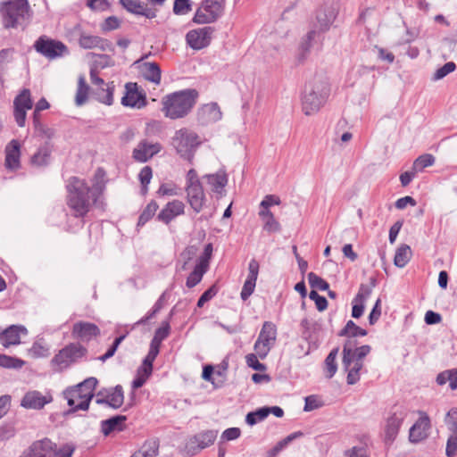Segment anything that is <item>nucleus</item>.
I'll use <instances>...</instances> for the list:
<instances>
[{
    "label": "nucleus",
    "mask_w": 457,
    "mask_h": 457,
    "mask_svg": "<svg viewBox=\"0 0 457 457\" xmlns=\"http://www.w3.org/2000/svg\"><path fill=\"white\" fill-rule=\"evenodd\" d=\"M106 173L104 169L98 168L93 179L92 186L78 177H71L66 184V203L76 218L85 217L104 194L106 186Z\"/></svg>",
    "instance_id": "f257e3e1"
},
{
    "label": "nucleus",
    "mask_w": 457,
    "mask_h": 457,
    "mask_svg": "<svg viewBox=\"0 0 457 457\" xmlns=\"http://www.w3.org/2000/svg\"><path fill=\"white\" fill-rule=\"evenodd\" d=\"M33 13L28 0H6L0 4V14L5 29H25Z\"/></svg>",
    "instance_id": "f03ea898"
},
{
    "label": "nucleus",
    "mask_w": 457,
    "mask_h": 457,
    "mask_svg": "<svg viewBox=\"0 0 457 457\" xmlns=\"http://www.w3.org/2000/svg\"><path fill=\"white\" fill-rule=\"evenodd\" d=\"M329 94L328 82L325 78L314 77L304 87L302 97L303 112L305 115L316 113L325 104Z\"/></svg>",
    "instance_id": "7ed1b4c3"
},
{
    "label": "nucleus",
    "mask_w": 457,
    "mask_h": 457,
    "mask_svg": "<svg viewBox=\"0 0 457 457\" xmlns=\"http://www.w3.org/2000/svg\"><path fill=\"white\" fill-rule=\"evenodd\" d=\"M197 95L195 89H187L165 96L162 100L165 116L173 120L186 116L195 105Z\"/></svg>",
    "instance_id": "20e7f679"
},
{
    "label": "nucleus",
    "mask_w": 457,
    "mask_h": 457,
    "mask_svg": "<svg viewBox=\"0 0 457 457\" xmlns=\"http://www.w3.org/2000/svg\"><path fill=\"white\" fill-rule=\"evenodd\" d=\"M98 384V380L90 377L86 378L73 388L64 392L69 406L73 411L78 410L86 411L89 407L91 399L94 396V390Z\"/></svg>",
    "instance_id": "39448f33"
},
{
    "label": "nucleus",
    "mask_w": 457,
    "mask_h": 457,
    "mask_svg": "<svg viewBox=\"0 0 457 457\" xmlns=\"http://www.w3.org/2000/svg\"><path fill=\"white\" fill-rule=\"evenodd\" d=\"M200 144L198 135L187 128L177 130L172 137V145L177 154L189 162H192L195 151Z\"/></svg>",
    "instance_id": "423d86ee"
},
{
    "label": "nucleus",
    "mask_w": 457,
    "mask_h": 457,
    "mask_svg": "<svg viewBox=\"0 0 457 457\" xmlns=\"http://www.w3.org/2000/svg\"><path fill=\"white\" fill-rule=\"evenodd\" d=\"M225 0H203L193 17L196 24L215 22L224 12Z\"/></svg>",
    "instance_id": "0eeeda50"
},
{
    "label": "nucleus",
    "mask_w": 457,
    "mask_h": 457,
    "mask_svg": "<svg viewBox=\"0 0 457 457\" xmlns=\"http://www.w3.org/2000/svg\"><path fill=\"white\" fill-rule=\"evenodd\" d=\"M87 349L78 343H71L61 349L51 362L55 370L62 371L82 358Z\"/></svg>",
    "instance_id": "6e6552de"
},
{
    "label": "nucleus",
    "mask_w": 457,
    "mask_h": 457,
    "mask_svg": "<svg viewBox=\"0 0 457 457\" xmlns=\"http://www.w3.org/2000/svg\"><path fill=\"white\" fill-rule=\"evenodd\" d=\"M34 457H71L74 449L69 445L59 449L48 438L35 441L29 448Z\"/></svg>",
    "instance_id": "1a4fd4ad"
},
{
    "label": "nucleus",
    "mask_w": 457,
    "mask_h": 457,
    "mask_svg": "<svg viewBox=\"0 0 457 457\" xmlns=\"http://www.w3.org/2000/svg\"><path fill=\"white\" fill-rule=\"evenodd\" d=\"M277 339V327L271 321H264L253 349L259 358L264 359L274 346Z\"/></svg>",
    "instance_id": "9d476101"
},
{
    "label": "nucleus",
    "mask_w": 457,
    "mask_h": 457,
    "mask_svg": "<svg viewBox=\"0 0 457 457\" xmlns=\"http://www.w3.org/2000/svg\"><path fill=\"white\" fill-rule=\"evenodd\" d=\"M36 51L43 56L53 60L63 56L69 53L68 47L61 41L51 39L46 36H41L35 42Z\"/></svg>",
    "instance_id": "9b49d317"
},
{
    "label": "nucleus",
    "mask_w": 457,
    "mask_h": 457,
    "mask_svg": "<svg viewBox=\"0 0 457 457\" xmlns=\"http://www.w3.org/2000/svg\"><path fill=\"white\" fill-rule=\"evenodd\" d=\"M90 80L94 86V95L96 98L104 104H112L114 91L113 82L105 83L104 80L98 76L96 69L90 70Z\"/></svg>",
    "instance_id": "f8f14e48"
},
{
    "label": "nucleus",
    "mask_w": 457,
    "mask_h": 457,
    "mask_svg": "<svg viewBox=\"0 0 457 457\" xmlns=\"http://www.w3.org/2000/svg\"><path fill=\"white\" fill-rule=\"evenodd\" d=\"M13 115L19 127H24L26 122V112L33 107L30 91L23 89L13 101Z\"/></svg>",
    "instance_id": "ddd939ff"
},
{
    "label": "nucleus",
    "mask_w": 457,
    "mask_h": 457,
    "mask_svg": "<svg viewBox=\"0 0 457 457\" xmlns=\"http://www.w3.org/2000/svg\"><path fill=\"white\" fill-rule=\"evenodd\" d=\"M162 149V146L159 142L144 138L140 140L137 145L133 149L132 157L138 162H146L159 154Z\"/></svg>",
    "instance_id": "4468645a"
},
{
    "label": "nucleus",
    "mask_w": 457,
    "mask_h": 457,
    "mask_svg": "<svg viewBox=\"0 0 457 457\" xmlns=\"http://www.w3.org/2000/svg\"><path fill=\"white\" fill-rule=\"evenodd\" d=\"M214 29L212 27H204L189 30L186 35L187 44L194 50L207 47L212 40Z\"/></svg>",
    "instance_id": "2eb2a0df"
},
{
    "label": "nucleus",
    "mask_w": 457,
    "mask_h": 457,
    "mask_svg": "<svg viewBox=\"0 0 457 457\" xmlns=\"http://www.w3.org/2000/svg\"><path fill=\"white\" fill-rule=\"evenodd\" d=\"M407 416V411L403 407H395L386 419L385 426V440L393 442L400 429V427Z\"/></svg>",
    "instance_id": "dca6fc26"
},
{
    "label": "nucleus",
    "mask_w": 457,
    "mask_h": 457,
    "mask_svg": "<svg viewBox=\"0 0 457 457\" xmlns=\"http://www.w3.org/2000/svg\"><path fill=\"white\" fill-rule=\"evenodd\" d=\"M217 435L218 431L216 430L200 432L188 440L187 448L192 453V454H195L212 445L217 438Z\"/></svg>",
    "instance_id": "f3484780"
},
{
    "label": "nucleus",
    "mask_w": 457,
    "mask_h": 457,
    "mask_svg": "<svg viewBox=\"0 0 457 457\" xmlns=\"http://www.w3.org/2000/svg\"><path fill=\"white\" fill-rule=\"evenodd\" d=\"M120 4L129 12L144 16L147 19H154L157 16V9L149 6L148 4L140 0H120Z\"/></svg>",
    "instance_id": "a211bd4d"
},
{
    "label": "nucleus",
    "mask_w": 457,
    "mask_h": 457,
    "mask_svg": "<svg viewBox=\"0 0 457 457\" xmlns=\"http://www.w3.org/2000/svg\"><path fill=\"white\" fill-rule=\"evenodd\" d=\"M52 401L53 397L50 394L43 395L39 391L33 390L24 395L21 401V405L26 409L40 410Z\"/></svg>",
    "instance_id": "6ab92c4d"
},
{
    "label": "nucleus",
    "mask_w": 457,
    "mask_h": 457,
    "mask_svg": "<svg viewBox=\"0 0 457 457\" xmlns=\"http://www.w3.org/2000/svg\"><path fill=\"white\" fill-rule=\"evenodd\" d=\"M21 334H28V330L24 326L11 325L3 331H0V344L4 347L19 345Z\"/></svg>",
    "instance_id": "aec40b11"
},
{
    "label": "nucleus",
    "mask_w": 457,
    "mask_h": 457,
    "mask_svg": "<svg viewBox=\"0 0 457 457\" xmlns=\"http://www.w3.org/2000/svg\"><path fill=\"white\" fill-rule=\"evenodd\" d=\"M260 265L255 259H252L248 264V275L244 283L240 296L243 301L247 300L253 293L259 274Z\"/></svg>",
    "instance_id": "412c9836"
},
{
    "label": "nucleus",
    "mask_w": 457,
    "mask_h": 457,
    "mask_svg": "<svg viewBox=\"0 0 457 457\" xmlns=\"http://www.w3.org/2000/svg\"><path fill=\"white\" fill-rule=\"evenodd\" d=\"M222 117L217 103L203 105L197 112V120L202 125H208L220 120Z\"/></svg>",
    "instance_id": "4be33fe9"
},
{
    "label": "nucleus",
    "mask_w": 457,
    "mask_h": 457,
    "mask_svg": "<svg viewBox=\"0 0 457 457\" xmlns=\"http://www.w3.org/2000/svg\"><path fill=\"white\" fill-rule=\"evenodd\" d=\"M185 204L182 201L173 200L169 202L158 213L157 220L169 224L176 217L184 214Z\"/></svg>",
    "instance_id": "5701e85b"
},
{
    "label": "nucleus",
    "mask_w": 457,
    "mask_h": 457,
    "mask_svg": "<svg viewBox=\"0 0 457 457\" xmlns=\"http://www.w3.org/2000/svg\"><path fill=\"white\" fill-rule=\"evenodd\" d=\"M100 335L99 328L90 322L79 321L73 325L72 336L82 341H90Z\"/></svg>",
    "instance_id": "b1692460"
},
{
    "label": "nucleus",
    "mask_w": 457,
    "mask_h": 457,
    "mask_svg": "<svg viewBox=\"0 0 457 457\" xmlns=\"http://www.w3.org/2000/svg\"><path fill=\"white\" fill-rule=\"evenodd\" d=\"M355 344L356 342L354 339H347L345 341L342 352V353L344 354L345 362H349L350 358H354L356 360L363 361V359L370 353L371 350L370 345H365L354 348Z\"/></svg>",
    "instance_id": "393cba45"
},
{
    "label": "nucleus",
    "mask_w": 457,
    "mask_h": 457,
    "mask_svg": "<svg viewBox=\"0 0 457 457\" xmlns=\"http://www.w3.org/2000/svg\"><path fill=\"white\" fill-rule=\"evenodd\" d=\"M79 44L84 49L99 48L102 51L111 52L114 50L112 42L97 36L81 34L79 39Z\"/></svg>",
    "instance_id": "a878e982"
},
{
    "label": "nucleus",
    "mask_w": 457,
    "mask_h": 457,
    "mask_svg": "<svg viewBox=\"0 0 457 457\" xmlns=\"http://www.w3.org/2000/svg\"><path fill=\"white\" fill-rule=\"evenodd\" d=\"M187 199L191 208L196 212H200L205 203V194L202 185L186 187Z\"/></svg>",
    "instance_id": "bb28decb"
},
{
    "label": "nucleus",
    "mask_w": 457,
    "mask_h": 457,
    "mask_svg": "<svg viewBox=\"0 0 457 457\" xmlns=\"http://www.w3.org/2000/svg\"><path fill=\"white\" fill-rule=\"evenodd\" d=\"M336 14L330 7H320L316 12V22L313 28L318 30L319 34L329 29L331 24L335 21Z\"/></svg>",
    "instance_id": "cd10ccee"
},
{
    "label": "nucleus",
    "mask_w": 457,
    "mask_h": 457,
    "mask_svg": "<svg viewBox=\"0 0 457 457\" xmlns=\"http://www.w3.org/2000/svg\"><path fill=\"white\" fill-rule=\"evenodd\" d=\"M430 420L427 415L421 416L410 428L409 438L412 443L425 439L428 435Z\"/></svg>",
    "instance_id": "c85d7f7f"
},
{
    "label": "nucleus",
    "mask_w": 457,
    "mask_h": 457,
    "mask_svg": "<svg viewBox=\"0 0 457 457\" xmlns=\"http://www.w3.org/2000/svg\"><path fill=\"white\" fill-rule=\"evenodd\" d=\"M20 143L12 139L5 147L4 165L10 170H15L20 167Z\"/></svg>",
    "instance_id": "c756f323"
},
{
    "label": "nucleus",
    "mask_w": 457,
    "mask_h": 457,
    "mask_svg": "<svg viewBox=\"0 0 457 457\" xmlns=\"http://www.w3.org/2000/svg\"><path fill=\"white\" fill-rule=\"evenodd\" d=\"M126 89L127 93L121 99L123 105L140 108L145 104V98L137 90L136 83H127Z\"/></svg>",
    "instance_id": "7c9ffc66"
},
{
    "label": "nucleus",
    "mask_w": 457,
    "mask_h": 457,
    "mask_svg": "<svg viewBox=\"0 0 457 457\" xmlns=\"http://www.w3.org/2000/svg\"><path fill=\"white\" fill-rule=\"evenodd\" d=\"M342 364L345 370L347 372V384L354 385L360 380V371L363 368V361L350 358L349 362H345L342 360Z\"/></svg>",
    "instance_id": "2f4dec72"
},
{
    "label": "nucleus",
    "mask_w": 457,
    "mask_h": 457,
    "mask_svg": "<svg viewBox=\"0 0 457 457\" xmlns=\"http://www.w3.org/2000/svg\"><path fill=\"white\" fill-rule=\"evenodd\" d=\"M126 416L116 415L101 422V430L104 436L113 431H122L125 428Z\"/></svg>",
    "instance_id": "473e14b6"
},
{
    "label": "nucleus",
    "mask_w": 457,
    "mask_h": 457,
    "mask_svg": "<svg viewBox=\"0 0 457 457\" xmlns=\"http://www.w3.org/2000/svg\"><path fill=\"white\" fill-rule=\"evenodd\" d=\"M106 397L107 405L112 409L120 408L124 402L123 388L118 385L114 387L103 389Z\"/></svg>",
    "instance_id": "72a5a7b5"
},
{
    "label": "nucleus",
    "mask_w": 457,
    "mask_h": 457,
    "mask_svg": "<svg viewBox=\"0 0 457 457\" xmlns=\"http://www.w3.org/2000/svg\"><path fill=\"white\" fill-rule=\"evenodd\" d=\"M320 37L317 29H312L301 40L299 46L298 59L303 61L309 54L311 49L313 47L316 39Z\"/></svg>",
    "instance_id": "f704fd0d"
},
{
    "label": "nucleus",
    "mask_w": 457,
    "mask_h": 457,
    "mask_svg": "<svg viewBox=\"0 0 457 457\" xmlns=\"http://www.w3.org/2000/svg\"><path fill=\"white\" fill-rule=\"evenodd\" d=\"M141 72L144 78L156 85L161 82V69L156 62H144L141 65Z\"/></svg>",
    "instance_id": "c9c22d12"
},
{
    "label": "nucleus",
    "mask_w": 457,
    "mask_h": 457,
    "mask_svg": "<svg viewBox=\"0 0 457 457\" xmlns=\"http://www.w3.org/2000/svg\"><path fill=\"white\" fill-rule=\"evenodd\" d=\"M207 183L212 187L215 193H220L228 183V177L224 171H219L214 174H206L204 176Z\"/></svg>",
    "instance_id": "e433bc0d"
},
{
    "label": "nucleus",
    "mask_w": 457,
    "mask_h": 457,
    "mask_svg": "<svg viewBox=\"0 0 457 457\" xmlns=\"http://www.w3.org/2000/svg\"><path fill=\"white\" fill-rule=\"evenodd\" d=\"M412 255L411 247L408 245H402L397 248L394 258V263L398 268H403L409 262Z\"/></svg>",
    "instance_id": "4c0bfd02"
},
{
    "label": "nucleus",
    "mask_w": 457,
    "mask_h": 457,
    "mask_svg": "<svg viewBox=\"0 0 457 457\" xmlns=\"http://www.w3.org/2000/svg\"><path fill=\"white\" fill-rule=\"evenodd\" d=\"M449 383L452 390L457 389V369L446 370L440 372L436 377V383L443 386Z\"/></svg>",
    "instance_id": "58836bf2"
},
{
    "label": "nucleus",
    "mask_w": 457,
    "mask_h": 457,
    "mask_svg": "<svg viewBox=\"0 0 457 457\" xmlns=\"http://www.w3.org/2000/svg\"><path fill=\"white\" fill-rule=\"evenodd\" d=\"M338 351L339 349L337 347L332 349L325 359L324 370L327 378H333L337 370V364L336 360L338 354Z\"/></svg>",
    "instance_id": "ea45409f"
},
{
    "label": "nucleus",
    "mask_w": 457,
    "mask_h": 457,
    "mask_svg": "<svg viewBox=\"0 0 457 457\" xmlns=\"http://www.w3.org/2000/svg\"><path fill=\"white\" fill-rule=\"evenodd\" d=\"M367 330L357 326L353 320H348L345 328L339 332L338 336L347 337L348 339H353L356 337H364Z\"/></svg>",
    "instance_id": "a19ab883"
},
{
    "label": "nucleus",
    "mask_w": 457,
    "mask_h": 457,
    "mask_svg": "<svg viewBox=\"0 0 457 457\" xmlns=\"http://www.w3.org/2000/svg\"><path fill=\"white\" fill-rule=\"evenodd\" d=\"M52 147L49 143L38 148L37 152L31 157V162L37 166H42L47 163L50 157Z\"/></svg>",
    "instance_id": "79ce46f5"
},
{
    "label": "nucleus",
    "mask_w": 457,
    "mask_h": 457,
    "mask_svg": "<svg viewBox=\"0 0 457 457\" xmlns=\"http://www.w3.org/2000/svg\"><path fill=\"white\" fill-rule=\"evenodd\" d=\"M207 270V268L196 263L194 270L188 275L187 278L186 286L188 288L195 287L198 283H200Z\"/></svg>",
    "instance_id": "37998d69"
},
{
    "label": "nucleus",
    "mask_w": 457,
    "mask_h": 457,
    "mask_svg": "<svg viewBox=\"0 0 457 457\" xmlns=\"http://www.w3.org/2000/svg\"><path fill=\"white\" fill-rule=\"evenodd\" d=\"M157 453L158 444L156 441H149L145 442L131 457H156Z\"/></svg>",
    "instance_id": "c03bdc74"
},
{
    "label": "nucleus",
    "mask_w": 457,
    "mask_h": 457,
    "mask_svg": "<svg viewBox=\"0 0 457 457\" xmlns=\"http://www.w3.org/2000/svg\"><path fill=\"white\" fill-rule=\"evenodd\" d=\"M89 87L87 85L85 78L80 76L78 81V88L75 97V103L78 106L83 105L87 100Z\"/></svg>",
    "instance_id": "a18cd8bd"
},
{
    "label": "nucleus",
    "mask_w": 457,
    "mask_h": 457,
    "mask_svg": "<svg viewBox=\"0 0 457 457\" xmlns=\"http://www.w3.org/2000/svg\"><path fill=\"white\" fill-rule=\"evenodd\" d=\"M158 204L155 201H151L138 218L137 226H144L149 220H151L158 210Z\"/></svg>",
    "instance_id": "49530a36"
},
{
    "label": "nucleus",
    "mask_w": 457,
    "mask_h": 457,
    "mask_svg": "<svg viewBox=\"0 0 457 457\" xmlns=\"http://www.w3.org/2000/svg\"><path fill=\"white\" fill-rule=\"evenodd\" d=\"M435 162V157L432 154H425L419 156L412 164V170L421 171L423 169L432 166Z\"/></svg>",
    "instance_id": "de8ad7c7"
},
{
    "label": "nucleus",
    "mask_w": 457,
    "mask_h": 457,
    "mask_svg": "<svg viewBox=\"0 0 457 457\" xmlns=\"http://www.w3.org/2000/svg\"><path fill=\"white\" fill-rule=\"evenodd\" d=\"M153 177V170L150 166H145L139 172L138 179L141 183V191L145 195L148 191V185Z\"/></svg>",
    "instance_id": "09e8293b"
},
{
    "label": "nucleus",
    "mask_w": 457,
    "mask_h": 457,
    "mask_svg": "<svg viewBox=\"0 0 457 457\" xmlns=\"http://www.w3.org/2000/svg\"><path fill=\"white\" fill-rule=\"evenodd\" d=\"M268 417V407H262L255 411L247 413L245 421L247 424L253 426Z\"/></svg>",
    "instance_id": "8fccbe9b"
},
{
    "label": "nucleus",
    "mask_w": 457,
    "mask_h": 457,
    "mask_svg": "<svg viewBox=\"0 0 457 457\" xmlns=\"http://www.w3.org/2000/svg\"><path fill=\"white\" fill-rule=\"evenodd\" d=\"M303 436L301 431L294 432L284 439L280 440L277 443V445L272 448V454L277 455L280 451H282L285 447H287L292 441L296 438H299Z\"/></svg>",
    "instance_id": "3c124183"
},
{
    "label": "nucleus",
    "mask_w": 457,
    "mask_h": 457,
    "mask_svg": "<svg viewBox=\"0 0 457 457\" xmlns=\"http://www.w3.org/2000/svg\"><path fill=\"white\" fill-rule=\"evenodd\" d=\"M303 436L301 431L294 432L284 439L280 440L277 443V445L272 448V454L277 455L280 451H282L285 447H287L292 441L296 438H299Z\"/></svg>",
    "instance_id": "603ef678"
},
{
    "label": "nucleus",
    "mask_w": 457,
    "mask_h": 457,
    "mask_svg": "<svg viewBox=\"0 0 457 457\" xmlns=\"http://www.w3.org/2000/svg\"><path fill=\"white\" fill-rule=\"evenodd\" d=\"M303 436L301 431L294 432L284 439L280 440L277 443V445L272 448V454L277 455L280 451H282L285 447H287L292 441L296 438H299Z\"/></svg>",
    "instance_id": "864d4df0"
},
{
    "label": "nucleus",
    "mask_w": 457,
    "mask_h": 457,
    "mask_svg": "<svg viewBox=\"0 0 457 457\" xmlns=\"http://www.w3.org/2000/svg\"><path fill=\"white\" fill-rule=\"evenodd\" d=\"M29 353L34 358L46 357L49 353V349L43 342L37 341L29 349Z\"/></svg>",
    "instance_id": "5fc2aeb1"
},
{
    "label": "nucleus",
    "mask_w": 457,
    "mask_h": 457,
    "mask_svg": "<svg viewBox=\"0 0 457 457\" xmlns=\"http://www.w3.org/2000/svg\"><path fill=\"white\" fill-rule=\"evenodd\" d=\"M24 365L21 359L11 357L5 354H0V367L20 369Z\"/></svg>",
    "instance_id": "6e6d98bb"
},
{
    "label": "nucleus",
    "mask_w": 457,
    "mask_h": 457,
    "mask_svg": "<svg viewBox=\"0 0 457 457\" xmlns=\"http://www.w3.org/2000/svg\"><path fill=\"white\" fill-rule=\"evenodd\" d=\"M308 281L312 288H316L321 291L328 290L329 286L327 281L321 278L320 276L315 274L314 272H310L308 274Z\"/></svg>",
    "instance_id": "4d7b16f0"
},
{
    "label": "nucleus",
    "mask_w": 457,
    "mask_h": 457,
    "mask_svg": "<svg viewBox=\"0 0 457 457\" xmlns=\"http://www.w3.org/2000/svg\"><path fill=\"white\" fill-rule=\"evenodd\" d=\"M375 287V280L371 279V285L361 284L360 286L359 291L355 297L353 298L357 302L365 303V301L370 297L372 292V288Z\"/></svg>",
    "instance_id": "13d9d810"
},
{
    "label": "nucleus",
    "mask_w": 457,
    "mask_h": 457,
    "mask_svg": "<svg viewBox=\"0 0 457 457\" xmlns=\"http://www.w3.org/2000/svg\"><path fill=\"white\" fill-rule=\"evenodd\" d=\"M456 68V65L453 62H446L445 65H443L441 68L437 69L436 71L434 74L433 79L435 80L441 79L445 78L449 73L453 72Z\"/></svg>",
    "instance_id": "bf43d9fd"
},
{
    "label": "nucleus",
    "mask_w": 457,
    "mask_h": 457,
    "mask_svg": "<svg viewBox=\"0 0 457 457\" xmlns=\"http://www.w3.org/2000/svg\"><path fill=\"white\" fill-rule=\"evenodd\" d=\"M258 354L249 353L245 356L246 364L254 370L263 371L266 370L265 364L258 361Z\"/></svg>",
    "instance_id": "052dcab7"
},
{
    "label": "nucleus",
    "mask_w": 457,
    "mask_h": 457,
    "mask_svg": "<svg viewBox=\"0 0 457 457\" xmlns=\"http://www.w3.org/2000/svg\"><path fill=\"white\" fill-rule=\"evenodd\" d=\"M218 293V287L216 285H212L210 287L204 294L200 296L197 301V306L199 308L203 307L205 303L212 299Z\"/></svg>",
    "instance_id": "680f3d73"
},
{
    "label": "nucleus",
    "mask_w": 457,
    "mask_h": 457,
    "mask_svg": "<svg viewBox=\"0 0 457 457\" xmlns=\"http://www.w3.org/2000/svg\"><path fill=\"white\" fill-rule=\"evenodd\" d=\"M191 11V4L189 0H175L173 12L175 14H186Z\"/></svg>",
    "instance_id": "e2e57ef3"
},
{
    "label": "nucleus",
    "mask_w": 457,
    "mask_h": 457,
    "mask_svg": "<svg viewBox=\"0 0 457 457\" xmlns=\"http://www.w3.org/2000/svg\"><path fill=\"white\" fill-rule=\"evenodd\" d=\"M445 423L452 431L457 434V407L449 410L445 417Z\"/></svg>",
    "instance_id": "0e129e2a"
},
{
    "label": "nucleus",
    "mask_w": 457,
    "mask_h": 457,
    "mask_svg": "<svg viewBox=\"0 0 457 457\" xmlns=\"http://www.w3.org/2000/svg\"><path fill=\"white\" fill-rule=\"evenodd\" d=\"M162 132V125L159 121L152 120L146 123L145 136L147 137L158 136Z\"/></svg>",
    "instance_id": "69168bd1"
},
{
    "label": "nucleus",
    "mask_w": 457,
    "mask_h": 457,
    "mask_svg": "<svg viewBox=\"0 0 457 457\" xmlns=\"http://www.w3.org/2000/svg\"><path fill=\"white\" fill-rule=\"evenodd\" d=\"M263 224V229L270 232H278L281 229L279 222L275 219L274 215H270V218L265 219Z\"/></svg>",
    "instance_id": "338daca9"
},
{
    "label": "nucleus",
    "mask_w": 457,
    "mask_h": 457,
    "mask_svg": "<svg viewBox=\"0 0 457 457\" xmlns=\"http://www.w3.org/2000/svg\"><path fill=\"white\" fill-rule=\"evenodd\" d=\"M457 453V435L449 436L446 443L445 453L447 457H454Z\"/></svg>",
    "instance_id": "774afa93"
}]
</instances>
